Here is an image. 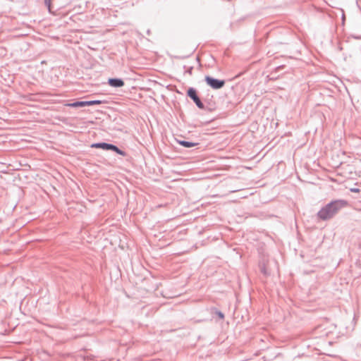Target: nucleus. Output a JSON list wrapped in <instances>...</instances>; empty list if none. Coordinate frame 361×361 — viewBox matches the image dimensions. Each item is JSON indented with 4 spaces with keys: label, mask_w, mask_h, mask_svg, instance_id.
Masks as SVG:
<instances>
[{
    "label": "nucleus",
    "mask_w": 361,
    "mask_h": 361,
    "mask_svg": "<svg viewBox=\"0 0 361 361\" xmlns=\"http://www.w3.org/2000/svg\"><path fill=\"white\" fill-rule=\"evenodd\" d=\"M348 205L345 200H334L325 204L317 213V218L322 221H328L332 219L339 210Z\"/></svg>",
    "instance_id": "1"
},
{
    "label": "nucleus",
    "mask_w": 361,
    "mask_h": 361,
    "mask_svg": "<svg viewBox=\"0 0 361 361\" xmlns=\"http://www.w3.org/2000/svg\"><path fill=\"white\" fill-rule=\"evenodd\" d=\"M53 95L47 92V111L60 110L63 108L64 106H68L72 108H81L85 106H90L94 105H99L104 103V101L99 99L87 100V101H75L72 103H68L63 104L61 103H56L57 106H49L55 103V99H52Z\"/></svg>",
    "instance_id": "2"
},
{
    "label": "nucleus",
    "mask_w": 361,
    "mask_h": 361,
    "mask_svg": "<svg viewBox=\"0 0 361 361\" xmlns=\"http://www.w3.org/2000/svg\"><path fill=\"white\" fill-rule=\"evenodd\" d=\"M90 147L95 149H102L105 151H112L116 153L117 154H119L123 157L127 156L126 152L120 149L116 145L112 143L105 142H94L90 145Z\"/></svg>",
    "instance_id": "3"
},
{
    "label": "nucleus",
    "mask_w": 361,
    "mask_h": 361,
    "mask_svg": "<svg viewBox=\"0 0 361 361\" xmlns=\"http://www.w3.org/2000/svg\"><path fill=\"white\" fill-rule=\"evenodd\" d=\"M186 96L195 103L199 109L204 108L203 101L200 98L198 91L196 88L193 87H188L186 91Z\"/></svg>",
    "instance_id": "4"
},
{
    "label": "nucleus",
    "mask_w": 361,
    "mask_h": 361,
    "mask_svg": "<svg viewBox=\"0 0 361 361\" xmlns=\"http://www.w3.org/2000/svg\"><path fill=\"white\" fill-rule=\"evenodd\" d=\"M206 84L214 90L221 89L226 83V81L222 79H218L211 75H206L204 77Z\"/></svg>",
    "instance_id": "5"
},
{
    "label": "nucleus",
    "mask_w": 361,
    "mask_h": 361,
    "mask_svg": "<svg viewBox=\"0 0 361 361\" xmlns=\"http://www.w3.org/2000/svg\"><path fill=\"white\" fill-rule=\"evenodd\" d=\"M204 104V109H200V110H204L208 112H212L216 109V104L212 100V99L204 98L202 99Z\"/></svg>",
    "instance_id": "6"
},
{
    "label": "nucleus",
    "mask_w": 361,
    "mask_h": 361,
    "mask_svg": "<svg viewBox=\"0 0 361 361\" xmlns=\"http://www.w3.org/2000/svg\"><path fill=\"white\" fill-rule=\"evenodd\" d=\"M107 84L112 87L118 88L123 87L125 82L122 78H110L108 79Z\"/></svg>",
    "instance_id": "7"
},
{
    "label": "nucleus",
    "mask_w": 361,
    "mask_h": 361,
    "mask_svg": "<svg viewBox=\"0 0 361 361\" xmlns=\"http://www.w3.org/2000/svg\"><path fill=\"white\" fill-rule=\"evenodd\" d=\"M176 142L178 143L180 146L185 147V148H191L193 147H195L199 145L198 142H195L192 141H188L186 140H182V139H176Z\"/></svg>",
    "instance_id": "8"
},
{
    "label": "nucleus",
    "mask_w": 361,
    "mask_h": 361,
    "mask_svg": "<svg viewBox=\"0 0 361 361\" xmlns=\"http://www.w3.org/2000/svg\"><path fill=\"white\" fill-rule=\"evenodd\" d=\"M210 313H211L212 314H215V315H216V316H217V317H218L219 319H221V320H224V318H225V315H224V314L221 311L219 310H218L216 307H212L210 308Z\"/></svg>",
    "instance_id": "9"
},
{
    "label": "nucleus",
    "mask_w": 361,
    "mask_h": 361,
    "mask_svg": "<svg viewBox=\"0 0 361 361\" xmlns=\"http://www.w3.org/2000/svg\"><path fill=\"white\" fill-rule=\"evenodd\" d=\"M51 1L52 0H46L47 4V10L48 11L49 13L52 16H57L56 14L54 13L52 11V5H51Z\"/></svg>",
    "instance_id": "10"
},
{
    "label": "nucleus",
    "mask_w": 361,
    "mask_h": 361,
    "mask_svg": "<svg viewBox=\"0 0 361 361\" xmlns=\"http://www.w3.org/2000/svg\"><path fill=\"white\" fill-rule=\"evenodd\" d=\"M259 269L261 273L263 274L264 276H267L269 275V273L268 272L264 264H259Z\"/></svg>",
    "instance_id": "11"
},
{
    "label": "nucleus",
    "mask_w": 361,
    "mask_h": 361,
    "mask_svg": "<svg viewBox=\"0 0 361 361\" xmlns=\"http://www.w3.org/2000/svg\"><path fill=\"white\" fill-rule=\"evenodd\" d=\"M183 68L185 69V73H188L189 75H192V70H193V67L192 66H184Z\"/></svg>",
    "instance_id": "12"
},
{
    "label": "nucleus",
    "mask_w": 361,
    "mask_h": 361,
    "mask_svg": "<svg viewBox=\"0 0 361 361\" xmlns=\"http://www.w3.org/2000/svg\"><path fill=\"white\" fill-rule=\"evenodd\" d=\"M350 190L352 192H360V190L357 188H350Z\"/></svg>",
    "instance_id": "13"
},
{
    "label": "nucleus",
    "mask_w": 361,
    "mask_h": 361,
    "mask_svg": "<svg viewBox=\"0 0 361 361\" xmlns=\"http://www.w3.org/2000/svg\"><path fill=\"white\" fill-rule=\"evenodd\" d=\"M352 38L355 39H361V35H350Z\"/></svg>",
    "instance_id": "14"
},
{
    "label": "nucleus",
    "mask_w": 361,
    "mask_h": 361,
    "mask_svg": "<svg viewBox=\"0 0 361 361\" xmlns=\"http://www.w3.org/2000/svg\"><path fill=\"white\" fill-rule=\"evenodd\" d=\"M245 18H240L239 20L241 21V20H244Z\"/></svg>",
    "instance_id": "15"
},
{
    "label": "nucleus",
    "mask_w": 361,
    "mask_h": 361,
    "mask_svg": "<svg viewBox=\"0 0 361 361\" xmlns=\"http://www.w3.org/2000/svg\"><path fill=\"white\" fill-rule=\"evenodd\" d=\"M47 25H51V23H47Z\"/></svg>",
    "instance_id": "16"
},
{
    "label": "nucleus",
    "mask_w": 361,
    "mask_h": 361,
    "mask_svg": "<svg viewBox=\"0 0 361 361\" xmlns=\"http://www.w3.org/2000/svg\"><path fill=\"white\" fill-rule=\"evenodd\" d=\"M214 118L211 119L208 123H210L211 121H213Z\"/></svg>",
    "instance_id": "17"
},
{
    "label": "nucleus",
    "mask_w": 361,
    "mask_h": 361,
    "mask_svg": "<svg viewBox=\"0 0 361 361\" xmlns=\"http://www.w3.org/2000/svg\"><path fill=\"white\" fill-rule=\"evenodd\" d=\"M360 11H361V8H360Z\"/></svg>",
    "instance_id": "18"
}]
</instances>
